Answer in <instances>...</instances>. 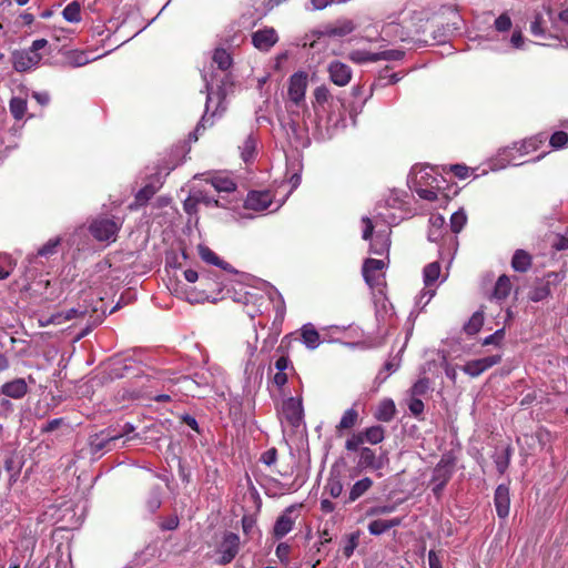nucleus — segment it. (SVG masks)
I'll return each mask as SVG.
<instances>
[{"mask_svg":"<svg viewBox=\"0 0 568 568\" xmlns=\"http://www.w3.org/2000/svg\"><path fill=\"white\" fill-rule=\"evenodd\" d=\"M331 98V92L327 87L320 85L314 90V99L316 103L324 104Z\"/></svg>","mask_w":568,"mask_h":568,"instance_id":"774afa93","label":"nucleus"},{"mask_svg":"<svg viewBox=\"0 0 568 568\" xmlns=\"http://www.w3.org/2000/svg\"><path fill=\"white\" fill-rule=\"evenodd\" d=\"M386 263L384 260L367 258L363 264V276L366 284L379 295H384Z\"/></svg>","mask_w":568,"mask_h":568,"instance_id":"6e6552de","label":"nucleus"},{"mask_svg":"<svg viewBox=\"0 0 568 568\" xmlns=\"http://www.w3.org/2000/svg\"><path fill=\"white\" fill-rule=\"evenodd\" d=\"M436 290L433 287H424L420 294L417 297L416 305H422V307L426 306L430 300L435 296Z\"/></svg>","mask_w":568,"mask_h":568,"instance_id":"338daca9","label":"nucleus"},{"mask_svg":"<svg viewBox=\"0 0 568 568\" xmlns=\"http://www.w3.org/2000/svg\"><path fill=\"white\" fill-rule=\"evenodd\" d=\"M402 217L396 214H386L383 212H378L375 215V224H378V221H382L385 226L378 231H376L373 235V230L375 225L373 224L372 220L368 217H363V223L365 224V227L363 230V239L368 240L371 239V247L369 252L372 254L376 255H384L387 254L390 247V226L395 225L399 222Z\"/></svg>","mask_w":568,"mask_h":568,"instance_id":"f03ea898","label":"nucleus"},{"mask_svg":"<svg viewBox=\"0 0 568 568\" xmlns=\"http://www.w3.org/2000/svg\"><path fill=\"white\" fill-rule=\"evenodd\" d=\"M202 77L205 82L206 90L205 113L202 116L197 126L195 128L194 132L191 134V138H193L194 141L197 140V134L201 130H205L207 126H211L213 124L212 118L215 116L225 97V93L221 87H217V90L214 91L213 75H210L209 78L206 73H203Z\"/></svg>","mask_w":568,"mask_h":568,"instance_id":"7ed1b4c3","label":"nucleus"},{"mask_svg":"<svg viewBox=\"0 0 568 568\" xmlns=\"http://www.w3.org/2000/svg\"><path fill=\"white\" fill-rule=\"evenodd\" d=\"M268 300L273 303L276 316L275 321L282 322L285 315V302L282 295L275 290L270 288L267 291Z\"/></svg>","mask_w":568,"mask_h":568,"instance_id":"e433bc0d","label":"nucleus"},{"mask_svg":"<svg viewBox=\"0 0 568 568\" xmlns=\"http://www.w3.org/2000/svg\"><path fill=\"white\" fill-rule=\"evenodd\" d=\"M567 143H568V133H566V132H564V131L555 132V133L550 136V139H549V144H550L552 148H556V149L562 148V146H565Z\"/></svg>","mask_w":568,"mask_h":568,"instance_id":"052dcab7","label":"nucleus"},{"mask_svg":"<svg viewBox=\"0 0 568 568\" xmlns=\"http://www.w3.org/2000/svg\"><path fill=\"white\" fill-rule=\"evenodd\" d=\"M440 276V265L438 262H432L424 267L423 278L426 287H433Z\"/></svg>","mask_w":568,"mask_h":568,"instance_id":"4c0bfd02","label":"nucleus"},{"mask_svg":"<svg viewBox=\"0 0 568 568\" xmlns=\"http://www.w3.org/2000/svg\"><path fill=\"white\" fill-rule=\"evenodd\" d=\"M277 38H252L253 45L258 50L267 51L276 43Z\"/></svg>","mask_w":568,"mask_h":568,"instance_id":"0e129e2a","label":"nucleus"},{"mask_svg":"<svg viewBox=\"0 0 568 568\" xmlns=\"http://www.w3.org/2000/svg\"><path fill=\"white\" fill-rule=\"evenodd\" d=\"M365 438V443H369L372 445L379 444L383 442L385 437V432L382 426H372L362 432Z\"/></svg>","mask_w":568,"mask_h":568,"instance_id":"c03bdc74","label":"nucleus"},{"mask_svg":"<svg viewBox=\"0 0 568 568\" xmlns=\"http://www.w3.org/2000/svg\"><path fill=\"white\" fill-rule=\"evenodd\" d=\"M134 426L130 423L124 424L122 427V430L118 434H113L114 436H119V442L122 440V446L129 440H132L136 437V435H133L134 433Z\"/></svg>","mask_w":568,"mask_h":568,"instance_id":"bf43d9fd","label":"nucleus"},{"mask_svg":"<svg viewBox=\"0 0 568 568\" xmlns=\"http://www.w3.org/2000/svg\"><path fill=\"white\" fill-rule=\"evenodd\" d=\"M358 29L357 23L347 18L336 20L328 24L324 31H316L313 36H347Z\"/></svg>","mask_w":568,"mask_h":568,"instance_id":"f3484780","label":"nucleus"},{"mask_svg":"<svg viewBox=\"0 0 568 568\" xmlns=\"http://www.w3.org/2000/svg\"><path fill=\"white\" fill-rule=\"evenodd\" d=\"M156 192V189L152 185H145L142 187L135 196V200L139 204H144L148 202Z\"/></svg>","mask_w":568,"mask_h":568,"instance_id":"680f3d73","label":"nucleus"},{"mask_svg":"<svg viewBox=\"0 0 568 568\" xmlns=\"http://www.w3.org/2000/svg\"><path fill=\"white\" fill-rule=\"evenodd\" d=\"M365 443L363 433L353 434L345 443V448L349 452L359 450L361 446Z\"/></svg>","mask_w":568,"mask_h":568,"instance_id":"6e6d98bb","label":"nucleus"},{"mask_svg":"<svg viewBox=\"0 0 568 568\" xmlns=\"http://www.w3.org/2000/svg\"><path fill=\"white\" fill-rule=\"evenodd\" d=\"M564 280V275L557 272H549L542 278L536 281L528 293L532 302H541L551 295L552 287Z\"/></svg>","mask_w":568,"mask_h":568,"instance_id":"9b49d317","label":"nucleus"},{"mask_svg":"<svg viewBox=\"0 0 568 568\" xmlns=\"http://www.w3.org/2000/svg\"><path fill=\"white\" fill-rule=\"evenodd\" d=\"M27 111V101L22 98L14 97L10 100V112L14 119L20 120Z\"/></svg>","mask_w":568,"mask_h":568,"instance_id":"de8ad7c7","label":"nucleus"},{"mask_svg":"<svg viewBox=\"0 0 568 568\" xmlns=\"http://www.w3.org/2000/svg\"><path fill=\"white\" fill-rule=\"evenodd\" d=\"M45 44L47 40L44 38H40L33 41L29 50L13 52V68L19 72H23L37 65L40 60V54L38 53V51L44 48Z\"/></svg>","mask_w":568,"mask_h":568,"instance_id":"9d476101","label":"nucleus"},{"mask_svg":"<svg viewBox=\"0 0 568 568\" xmlns=\"http://www.w3.org/2000/svg\"><path fill=\"white\" fill-rule=\"evenodd\" d=\"M373 486V480L368 477H364L351 487L347 503H354L364 494H366Z\"/></svg>","mask_w":568,"mask_h":568,"instance_id":"7c9ffc66","label":"nucleus"},{"mask_svg":"<svg viewBox=\"0 0 568 568\" xmlns=\"http://www.w3.org/2000/svg\"><path fill=\"white\" fill-rule=\"evenodd\" d=\"M511 291V282L510 278L507 275H501L498 277L494 291H493V297L501 301L505 300Z\"/></svg>","mask_w":568,"mask_h":568,"instance_id":"72a5a7b5","label":"nucleus"},{"mask_svg":"<svg viewBox=\"0 0 568 568\" xmlns=\"http://www.w3.org/2000/svg\"><path fill=\"white\" fill-rule=\"evenodd\" d=\"M467 222L466 213L463 210L455 212L450 217V229L454 233H459Z\"/></svg>","mask_w":568,"mask_h":568,"instance_id":"3c124183","label":"nucleus"},{"mask_svg":"<svg viewBox=\"0 0 568 568\" xmlns=\"http://www.w3.org/2000/svg\"><path fill=\"white\" fill-rule=\"evenodd\" d=\"M430 227L428 232V240L432 242H437L443 235V229L445 226L444 216L437 214L432 215L429 219Z\"/></svg>","mask_w":568,"mask_h":568,"instance_id":"c9c22d12","label":"nucleus"},{"mask_svg":"<svg viewBox=\"0 0 568 568\" xmlns=\"http://www.w3.org/2000/svg\"><path fill=\"white\" fill-rule=\"evenodd\" d=\"M241 158L244 162H250L255 159L257 154V138L253 133L248 134L243 144L240 145Z\"/></svg>","mask_w":568,"mask_h":568,"instance_id":"c85d7f7f","label":"nucleus"},{"mask_svg":"<svg viewBox=\"0 0 568 568\" xmlns=\"http://www.w3.org/2000/svg\"><path fill=\"white\" fill-rule=\"evenodd\" d=\"M254 26L255 19L253 14H243L236 22L232 24L231 31L234 34H239L252 29Z\"/></svg>","mask_w":568,"mask_h":568,"instance_id":"37998d69","label":"nucleus"},{"mask_svg":"<svg viewBox=\"0 0 568 568\" xmlns=\"http://www.w3.org/2000/svg\"><path fill=\"white\" fill-rule=\"evenodd\" d=\"M510 463V450L507 448L504 453V455H499L495 459L496 468L499 474H504L506 469L508 468Z\"/></svg>","mask_w":568,"mask_h":568,"instance_id":"e2e57ef3","label":"nucleus"},{"mask_svg":"<svg viewBox=\"0 0 568 568\" xmlns=\"http://www.w3.org/2000/svg\"><path fill=\"white\" fill-rule=\"evenodd\" d=\"M547 140V136L544 134H538L536 136H531L527 140H524L523 142L515 143L511 148H505L499 153V161L500 164L496 165L498 169L505 168L507 165H519V163L516 162L517 158L515 153H518L519 155L529 154L530 152H535L539 149L541 144H544ZM523 162H520L521 164Z\"/></svg>","mask_w":568,"mask_h":568,"instance_id":"423d86ee","label":"nucleus"},{"mask_svg":"<svg viewBox=\"0 0 568 568\" xmlns=\"http://www.w3.org/2000/svg\"><path fill=\"white\" fill-rule=\"evenodd\" d=\"M325 491L329 494L331 497L337 498L343 493V484L338 476L331 475L327 479V483L324 487Z\"/></svg>","mask_w":568,"mask_h":568,"instance_id":"49530a36","label":"nucleus"},{"mask_svg":"<svg viewBox=\"0 0 568 568\" xmlns=\"http://www.w3.org/2000/svg\"><path fill=\"white\" fill-rule=\"evenodd\" d=\"M245 300V312L251 318H254L256 315L262 314L261 307L265 302L264 296H257L255 294L247 293Z\"/></svg>","mask_w":568,"mask_h":568,"instance_id":"2f4dec72","label":"nucleus"},{"mask_svg":"<svg viewBox=\"0 0 568 568\" xmlns=\"http://www.w3.org/2000/svg\"><path fill=\"white\" fill-rule=\"evenodd\" d=\"M484 324V313L481 311L475 312L471 317L468 320V322L464 325V331L469 334L474 335L480 331Z\"/></svg>","mask_w":568,"mask_h":568,"instance_id":"79ce46f5","label":"nucleus"},{"mask_svg":"<svg viewBox=\"0 0 568 568\" xmlns=\"http://www.w3.org/2000/svg\"><path fill=\"white\" fill-rule=\"evenodd\" d=\"M59 244H60L59 237L50 239L44 245H42L38 250V255L50 256V255L54 254Z\"/></svg>","mask_w":568,"mask_h":568,"instance_id":"4d7b16f0","label":"nucleus"},{"mask_svg":"<svg viewBox=\"0 0 568 568\" xmlns=\"http://www.w3.org/2000/svg\"><path fill=\"white\" fill-rule=\"evenodd\" d=\"M161 507V493L159 488L152 489L146 500V508L150 513L156 511Z\"/></svg>","mask_w":568,"mask_h":568,"instance_id":"5fc2aeb1","label":"nucleus"},{"mask_svg":"<svg viewBox=\"0 0 568 568\" xmlns=\"http://www.w3.org/2000/svg\"><path fill=\"white\" fill-rule=\"evenodd\" d=\"M122 226V220L115 217L99 216L90 226V233L99 242H114Z\"/></svg>","mask_w":568,"mask_h":568,"instance_id":"0eeeda50","label":"nucleus"},{"mask_svg":"<svg viewBox=\"0 0 568 568\" xmlns=\"http://www.w3.org/2000/svg\"><path fill=\"white\" fill-rule=\"evenodd\" d=\"M468 49L491 50L495 52H511L516 50H526L529 44L526 38H469Z\"/></svg>","mask_w":568,"mask_h":568,"instance_id":"20e7f679","label":"nucleus"},{"mask_svg":"<svg viewBox=\"0 0 568 568\" xmlns=\"http://www.w3.org/2000/svg\"><path fill=\"white\" fill-rule=\"evenodd\" d=\"M495 28L498 32H507L511 28V19L507 13L500 14L495 20Z\"/></svg>","mask_w":568,"mask_h":568,"instance_id":"69168bd1","label":"nucleus"},{"mask_svg":"<svg viewBox=\"0 0 568 568\" xmlns=\"http://www.w3.org/2000/svg\"><path fill=\"white\" fill-rule=\"evenodd\" d=\"M531 266V256L524 250L515 251L511 258V267L516 272L525 273Z\"/></svg>","mask_w":568,"mask_h":568,"instance_id":"c756f323","label":"nucleus"},{"mask_svg":"<svg viewBox=\"0 0 568 568\" xmlns=\"http://www.w3.org/2000/svg\"><path fill=\"white\" fill-rule=\"evenodd\" d=\"M209 294L190 290L185 292V300L191 304H199L209 301Z\"/></svg>","mask_w":568,"mask_h":568,"instance_id":"13d9d810","label":"nucleus"},{"mask_svg":"<svg viewBox=\"0 0 568 568\" xmlns=\"http://www.w3.org/2000/svg\"><path fill=\"white\" fill-rule=\"evenodd\" d=\"M444 178L435 168L428 165H415L408 176V185L420 199L435 201L437 192L442 189Z\"/></svg>","mask_w":568,"mask_h":568,"instance_id":"f257e3e1","label":"nucleus"},{"mask_svg":"<svg viewBox=\"0 0 568 568\" xmlns=\"http://www.w3.org/2000/svg\"><path fill=\"white\" fill-rule=\"evenodd\" d=\"M283 415L291 425L297 426L303 417L302 400L295 397H290L283 402Z\"/></svg>","mask_w":568,"mask_h":568,"instance_id":"6ab92c4d","label":"nucleus"},{"mask_svg":"<svg viewBox=\"0 0 568 568\" xmlns=\"http://www.w3.org/2000/svg\"><path fill=\"white\" fill-rule=\"evenodd\" d=\"M14 267V263L10 255L0 254V280L7 278Z\"/></svg>","mask_w":568,"mask_h":568,"instance_id":"603ef678","label":"nucleus"},{"mask_svg":"<svg viewBox=\"0 0 568 568\" xmlns=\"http://www.w3.org/2000/svg\"><path fill=\"white\" fill-rule=\"evenodd\" d=\"M301 339L303 344L310 349H315L321 344V336L311 323L302 326Z\"/></svg>","mask_w":568,"mask_h":568,"instance_id":"b1692460","label":"nucleus"},{"mask_svg":"<svg viewBox=\"0 0 568 568\" xmlns=\"http://www.w3.org/2000/svg\"><path fill=\"white\" fill-rule=\"evenodd\" d=\"M500 355H490L483 358L469 361L462 367V369L465 374L469 375L470 377H477L484 372H486L488 368L500 363Z\"/></svg>","mask_w":568,"mask_h":568,"instance_id":"2eb2a0df","label":"nucleus"},{"mask_svg":"<svg viewBox=\"0 0 568 568\" xmlns=\"http://www.w3.org/2000/svg\"><path fill=\"white\" fill-rule=\"evenodd\" d=\"M290 513L291 510H286L275 521L273 534L278 539L286 536L293 529L294 519L291 517Z\"/></svg>","mask_w":568,"mask_h":568,"instance_id":"393cba45","label":"nucleus"},{"mask_svg":"<svg viewBox=\"0 0 568 568\" xmlns=\"http://www.w3.org/2000/svg\"><path fill=\"white\" fill-rule=\"evenodd\" d=\"M495 507L498 517L506 518L509 515V488L506 485H499L494 496Z\"/></svg>","mask_w":568,"mask_h":568,"instance_id":"4be33fe9","label":"nucleus"},{"mask_svg":"<svg viewBox=\"0 0 568 568\" xmlns=\"http://www.w3.org/2000/svg\"><path fill=\"white\" fill-rule=\"evenodd\" d=\"M455 470V460L450 456H443L433 469L430 485L432 490L436 496H439L450 480Z\"/></svg>","mask_w":568,"mask_h":568,"instance_id":"1a4fd4ad","label":"nucleus"},{"mask_svg":"<svg viewBox=\"0 0 568 568\" xmlns=\"http://www.w3.org/2000/svg\"><path fill=\"white\" fill-rule=\"evenodd\" d=\"M240 546V536L235 532L226 531L223 535L222 540L216 549L217 554L220 555L217 562L220 565L230 564L239 554Z\"/></svg>","mask_w":568,"mask_h":568,"instance_id":"f8f14e48","label":"nucleus"},{"mask_svg":"<svg viewBox=\"0 0 568 568\" xmlns=\"http://www.w3.org/2000/svg\"><path fill=\"white\" fill-rule=\"evenodd\" d=\"M118 443L119 436L102 432L101 434H97L91 438L90 446L93 453H99L103 449L110 450L114 447H118Z\"/></svg>","mask_w":568,"mask_h":568,"instance_id":"412c9836","label":"nucleus"},{"mask_svg":"<svg viewBox=\"0 0 568 568\" xmlns=\"http://www.w3.org/2000/svg\"><path fill=\"white\" fill-rule=\"evenodd\" d=\"M396 413L395 403L390 398L383 399L374 414L375 418L379 422H390Z\"/></svg>","mask_w":568,"mask_h":568,"instance_id":"bb28decb","label":"nucleus"},{"mask_svg":"<svg viewBox=\"0 0 568 568\" xmlns=\"http://www.w3.org/2000/svg\"><path fill=\"white\" fill-rule=\"evenodd\" d=\"M462 24L463 19L459 13L447 9L427 19L423 32H430L432 36H450L459 31Z\"/></svg>","mask_w":568,"mask_h":568,"instance_id":"39448f33","label":"nucleus"},{"mask_svg":"<svg viewBox=\"0 0 568 568\" xmlns=\"http://www.w3.org/2000/svg\"><path fill=\"white\" fill-rule=\"evenodd\" d=\"M207 182H210V184L219 193H221V192L231 193V192L235 191V189H236V184L234 183V181L231 178H229L227 175L222 174V173L213 175L210 180H207Z\"/></svg>","mask_w":568,"mask_h":568,"instance_id":"cd10ccee","label":"nucleus"},{"mask_svg":"<svg viewBox=\"0 0 568 568\" xmlns=\"http://www.w3.org/2000/svg\"><path fill=\"white\" fill-rule=\"evenodd\" d=\"M400 524H402L400 518H392L388 520L376 519V520L371 521L368 524L367 528H368V531L371 535L379 536V535L386 532L387 530L399 526Z\"/></svg>","mask_w":568,"mask_h":568,"instance_id":"a878e982","label":"nucleus"},{"mask_svg":"<svg viewBox=\"0 0 568 568\" xmlns=\"http://www.w3.org/2000/svg\"><path fill=\"white\" fill-rule=\"evenodd\" d=\"M0 393L7 397L20 399L28 393L27 382L23 378L7 382L1 386Z\"/></svg>","mask_w":568,"mask_h":568,"instance_id":"5701e85b","label":"nucleus"},{"mask_svg":"<svg viewBox=\"0 0 568 568\" xmlns=\"http://www.w3.org/2000/svg\"><path fill=\"white\" fill-rule=\"evenodd\" d=\"M63 18L69 22H79L81 20V7L78 2L69 3L62 11Z\"/></svg>","mask_w":568,"mask_h":568,"instance_id":"09e8293b","label":"nucleus"},{"mask_svg":"<svg viewBox=\"0 0 568 568\" xmlns=\"http://www.w3.org/2000/svg\"><path fill=\"white\" fill-rule=\"evenodd\" d=\"M190 201H194L195 203H203L205 205H214V206H217L219 205V201L217 200H214L213 197L211 196H207V195H203L201 192H197V191H194L192 193V195L190 196V199L185 202L184 206H185V210L189 211V206H190Z\"/></svg>","mask_w":568,"mask_h":568,"instance_id":"8fccbe9b","label":"nucleus"},{"mask_svg":"<svg viewBox=\"0 0 568 568\" xmlns=\"http://www.w3.org/2000/svg\"><path fill=\"white\" fill-rule=\"evenodd\" d=\"M308 84L307 73L297 71L290 77L288 80V99L298 105L305 99V93Z\"/></svg>","mask_w":568,"mask_h":568,"instance_id":"ddd939ff","label":"nucleus"},{"mask_svg":"<svg viewBox=\"0 0 568 568\" xmlns=\"http://www.w3.org/2000/svg\"><path fill=\"white\" fill-rule=\"evenodd\" d=\"M357 419H358L357 410L354 408H349V409L345 410V413L343 414V416L337 425V429L338 430L349 429L353 426H355Z\"/></svg>","mask_w":568,"mask_h":568,"instance_id":"a18cd8bd","label":"nucleus"},{"mask_svg":"<svg viewBox=\"0 0 568 568\" xmlns=\"http://www.w3.org/2000/svg\"><path fill=\"white\" fill-rule=\"evenodd\" d=\"M84 312L79 308H70L65 313H55L51 315L50 318L45 321V324H62L67 321L82 316Z\"/></svg>","mask_w":568,"mask_h":568,"instance_id":"ea45409f","label":"nucleus"},{"mask_svg":"<svg viewBox=\"0 0 568 568\" xmlns=\"http://www.w3.org/2000/svg\"><path fill=\"white\" fill-rule=\"evenodd\" d=\"M273 195L270 191H252L245 200V207L253 211H264L271 207Z\"/></svg>","mask_w":568,"mask_h":568,"instance_id":"a211bd4d","label":"nucleus"},{"mask_svg":"<svg viewBox=\"0 0 568 568\" xmlns=\"http://www.w3.org/2000/svg\"><path fill=\"white\" fill-rule=\"evenodd\" d=\"M197 251H199V254L201 256V258L209 263V264H212V265H215V266H219L223 270H227L229 268V264L221 261L219 258V256L207 246L205 245H199L197 247Z\"/></svg>","mask_w":568,"mask_h":568,"instance_id":"58836bf2","label":"nucleus"},{"mask_svg":"<svg viewBox=\"0 0 568 568\" xmlns=\"http://www.w3.org/2000/svg\"><path fill=\"white\" fill-rule=\"evenodd\" d=\"M112 51V49L105 50L102 53H94L92 51H69L67 53V63L71 67H82L91 61H94L108 52Z\"/></svg>","mask_w":568,"mask_h":568,"instance_id":"aec40b11","label":"nucleus"},{"mask_svg":"<svg viewBox=\"0 0 568 568\" xmlns=\"http://www.w3.org/2000/svg\"><path fill=\"white\" fill-rule=\"evenodd\" d=\"M348 58L357 64L378 61L377 52H369L367 50H353L348 53Z\"/></svg>","mask_w":568,"mask_h":568,"instance_id":"a19ab883","label":"nucleus"},{"mask_svg":"<svg viewBox=\"0 0 568 568\" xmlns=\"http://www.w3.org/2000/svg\"><path fill=\"white\" fill-rule=\"evenodd\" d=\"M404 200H403V193L400 192H392L389 194V196L387 197V200L385 201V206H378L377 207V213L378 212H383V213H386V214H395L394 212H390L389 210H400L402 206L404 205Z\"/></svg>","mask_w":568,"mask_h":568,"instance_id":"473e14b6","label":"nucleus"},{"mask_svg":"<svg viewBox=\"0 0 568 568\" xmlns=\"http://www.w3.org/2000/svg\"><path fill=\"white\" fill-rule=\"evenodd\" d=\"M358 467L362 469L381 470L388 462L386 454L377 456L375 452L368 447H362L358 456Z\"/></svg>","mask_w":568,"mask_h":568,"instance_id":"dca6fc26","label":"nucleus"},{"mask_svg":"<svg viewBox=\"0 0 568 568\" xmlns=\"http://www.w3.org/2000/svg\"><path fill=\"white\" fill-rule=\"evenodd\" d=\"M429 379L426 377L419 378L410 388V395L414 397L425 395L429 389Z\"/></svg>","mask_w":568,"mask_h":568,"instance_id":"864d4df0","label":"nucleus"},{"mask_svg":"<svg viewBox=\"0 0 568 568\" xmlns=\"http://www.w3.org/2000/svg\"><path fill=\"white\" fill-rule=\"evenodd\" d=\"M329 80L337 87H345L352 80V69L338 60L331 61L327 65Z\"/></svg>","mask_w":568,"mask_h":568,"instance_id":"4468645a","label":"nucleus"},{"mask_svg":"<svg viewBox=\"0 0 568 568\" xmlns=\"http://www.w3.org/2000/svg\"><path fill=\"white\" fill-rule=\"evenodd\" d=\"M212 60L221 71L229 70L233 63L231 53L223 48H216L214 50Z\"/></svg>","mask_w":568,"mask_h":568,"instance_id":"f704fd0d","label":"nucleus"}]
</instances>
